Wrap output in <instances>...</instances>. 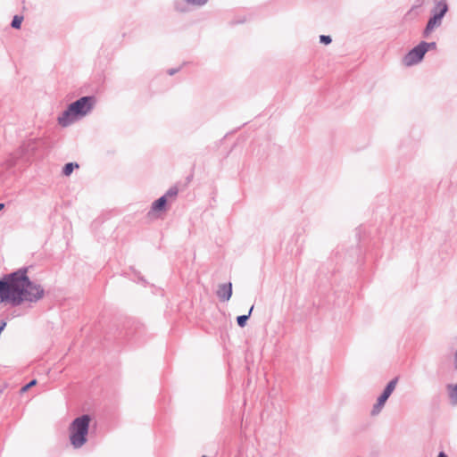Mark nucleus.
Returning <instances> with one entry per match:
<instances>
[{
    "label": "nucleus",
    "instance_id": "obj_1",
    "mask_svg": "<svg viewBox=\"0 0 457 457\" xmlns=\"http://www.w3.org/2000/svg\"><path fill=\"white\" fill-rule=\"evenodd\" d=\"M44 295L42 287L29 280L26 270H19L0 280V299L2 303L20 305L23 302H36Z\"/></svg>",
    "mask_w": 457,
    "mask_h": 457
},
{
    "label": "nucleus",
    "instance_id": "obj_2",
    "mask_svg": "<svg viewBox=\"0 0 457 457\" xmlns=\"http://www.w3.org/2000/svg\"><path fill=\"white\" fill-rule=\"evenodd\" d=\"M95 104V99L90 96H84L71 104L67 110L58 118V123L62 127H67L76 120L87 114Z\"/></svg>",
    "mask_w": 457,
    "mask_h": 457
},
{
    "label": "nucleus",
    "instance_id": "obj_3",
    "mask_svg": "<svg viewBox=\"0 0 457 457\" xmlns=\"http://www.w3.org/2000/svg\"><path fill=\"white\" fill-rule=\"evenodd\" d=\"M91 419L88 415H82L76 418L69 427V436L71 444L75 448H80L87 442L89 423Z\"/></svg>",
    "mask_w": 457,
    "mask_h": 457
},
{
    "label": "nucleus",
    "instance_id": "obj_4",
    "mask_svg": "<svg viewBox=\"0 0 457 457\" xmlns=\"http://www.w3.org/2000/svg\"><path fill=\"white\" fill-rule=\"evenodd\" d=\"M428 51L427 42H421L420 45L411 49L403 59L405 66H411L420 62L424 54Z\"/></svg>",
    "mask_w": 457,
    "mask_h": 457
},
{
    "label": "nucleus",
    "instance_id": "obj_5",
    "mask_svg": "<svg viewBox=\"0 0 457 457\" xmlns=\"http://www.w3.org/2000/svg\"><path fill=\"white\" fill-rule=\"evenodd\" d=\"M447 9L448 8L445 2L440 1L436 4L434 15L432 18H430L425 29L426 36L431 33L435 28L438 27L441 24V20L447 12Z\"/></svg>",
    "mask_w": 457,
    "mask_h": 457
},
{
    "label": "nucleus",
    "instance_id": "obj_6",
    "mask_svg": "<svg viewBox=\"0 0 457 457\" xmlns=\"http://www.w3.org/2000/svg\"><path fill=\"white\" fill-rule=\"evenodd\" d=\"M167 196H162L153 203L147 216L150 219L159 218L166 211Z\"/></svg>",
    "mask_w": 457,
    "mask_h": 457
},
{
    "label": "nucleus",
    "instance_id": "obj_7",
    "mask_svg": "<svg viewBox=\"0 0 457 457\" xmlns=\"http://www.w3.org/2000/svg\"><path fill=\"white\" fill-rule=\"evenodd\" d=\"M217 295L220 301H228L232 295L231 283L220 285L217 290Z\"/></svg>",
    "mask_w": 457,
    "mask_h": 457
},
{
    "label": "nucleus",
    "instance_id": "obj_8",
    "mask_svg": "<svg viewBox=\"0 0 457 457\" xmlns=\"http://www.w3.org/2000/svg\"><path fill=\"white\" fill-rule=\"evenodd\" d=\"M397 382H398V378H395L394 379H392L386 386V389L384 390L383 393H385L386 395H389L392 394V392L395 390L396 385H397Z\"/></svg>",
    "mask_w": 457,
    "mask_h": 457
},
{
    "label": "nucleus",
    "instance_id": "obj_9",
    "mask_svg": "<svg viewBox=\"0 0 457 457\" xmlns=\"http://www.w3.org/2000/svg\"><path fill=\"white\" fill-rule=\"evenodd\" d=\"M449 395L452 402L457 403V384L454 386H448Z\"/></svg>",
    "mask_w": 457,
    "mask_h": 457
},
{
    "label": "nucleus",
    "instance_id": "obj_10",
    "mask_svg": "<svg viewBox=\"0 0 457 457\" xmlns=\"http://www.w3.org/2000/svg\"><path fill=\"white\" fill-rule=\"evenodd\" d=\"M74 168H79V165L72 162L67 163L63 168V174L66 176L71 175Z\"/></svg>",
    "mask_w": 457,
    "mask_h": 457
},
{
    "label": "nucleus",
    "instance_id": "obj_11",
    "mask_svg": "<svg viewBox=\"0 0 457 457\" xmlns=\"http://www.w3.org/2000/svg\"><path fill=\"white\" fill-rule=\"evenodd\" d=\"M253 306L251 307L250 311H249V314L248 315H242V316H238L237 317V324L240 326V327H245V323H246V320H248L252 311H253Z\"/></svg>",
    "mask_w": 457,
    "mask_h": 457
},
{
    "label": "nucleus",
    "instance_id": "obj_12",
    "mask_svg": "<svg viewBox=\"0 0 457 457\" xmlns=\"http://www.w3.org/2000/svg\"><path fill=\"white\" fill-rule=\"evenodd\" d=\"M22 21H23V17L22 16L15 15L13 17L12 21V27L14 28V29H20Z\"/></svg>",
    "mask_w": 457,
    "mask_h": 457
},
{
    "label": "nucleus",
    "instance_id": "obj_13",
    "mask_svg": "<svg viewBox=\"0 0 457 457\" xmlns=\"http://www.w3.org/2000/svg\"><path fill=\"white\" fill-rule=\"evenodd\" d=\"M388 397H389V395L383 393L378 399V403H379V405H384L386 403V400L388 399Z\"/></svg>",
    "mask_w": 457,
    "mask_h": 457
},
{
    "label": "nucleus",
    "instance_id": "obj_14",
    "mask_svg": "<svg viewBox=\"0 0 457 457\" xmlns=\"http://www.w3.org/2000/svg\"><path fill=\"white\" fill-rule=\"evenodd\" d=\"M384 405H379V403L377 402V403L374 405L373 410L371 411L372 415H377Z\"/></svg>",
    "mask_w": 457,
    "mask_h": 457
},
{
    "label": "nucleus",
    "instance_id": "obj_15",
    "mask_svg": "<svg viewBox=\"0 0 457 457\" xmlns=\"http://www.w3.org/2000/svg\"><path fill=\"white\" fill-rule=\"evenodd\" d=\"M177 195V190H170L163 196H167V201L169 199H173Z\"/></svg>",
    "mask_w": 457,
    "mask_h": 457
},
{
    "label": "nucleus",
    "instance_id": "obj_16",
    "mask_svg": "<svg viewBox=\"0 0 457 457\" xmlns=\"http://www.w3.org/2000/svg\"><path fill=\"white\" fill-rule=\"evenodd\" d=\"M36 384H37V380L36 379L31 380L29 384H27L26 386H24L21 388V392L28 391L31 386H35Z\"/></svg>",
    "mask_w": 457,
    "mask_h": 457
},
{
    "label": "nucleus",
    "instance_id": "obj_17",
    "mask_svg": "<svg viewBox=\"0 0 457 457\" xmlns=\"http://www.w3.org/2000/svg\"><path fill=\"white\" fill-rule=\"evenodd\" d=\"M320 40L321 43L325 44V45H328L331 42V38L329 36H325V35H321L320 37Z\"/></svg>",
    "mask_w": 457,
    "mask_h": 457
},
{
    "label": "nucleus",
    "instance_id": "obj_18",
    "mask_svg": "<svg viewBox=\"0 0 457 457\" xmlns=\"http://www.w3.org/2000/svg\"><path fill=\"white\" fill-rule=\"evenodd\" d=\"M187 2L194 4H204L207 2V0H187Z\"/></svg>",
    "mask_w": 457,
    "mask_h": 457
},
{
    "label": "nucleus",
    "instance_id": "obj_19",
    "mask_svg": "<svg viewBox=\"0 0 457 457\" xmlns=\"http://www.w3.org/2000/svg\"><path fill=\"white\" fill-rule=\"evenodd\" d=\"M427 45H428V50L430 48H433V49L436 48V43H427Z\"/></svg>",
    "mask_w": 457,
    "mask_h": 457
},
{
    "label": "nucleus",
    "instance_id": "obj_20",
    "mask_svg": "<svg viewBox=\"0 0 457 457\" xmlns=\"http://www.w3.org/2000/svg\"><path fill=\"white\" fill-rule=\"evenodd\" d=\"M438 457H447L444 453H440Z\"/></svg>",
    "mask_w": 457,
    "mask_h": 457
},
{
    "label": "nucleus",
    "instance_id": "obj_21",
    "mask_svg": "<svg viewBox=\"0 0 457 457\" xmlns=\"http://www.w3.org/2000/svg\"><path fill=\"white\" fill-rule=\"evenodd\" d=\"M4 208V204H0V212Z\"/></svg>",
    "mask_w": 457,
    "mask_h": 457
},
{
    "label": "nucleus",
    "instance_id": "obj_22",
    "mask_svg": "<svg viewBox=\"0 0 457 457\" xmlns=\"http://www.w3.org/2000/svg\"><path fill=\"white\" fill-rule=\"evenodd\" d=\"M455 363H456V368H457V351H456V353H455Z\"/></svg>",
    "mask_w": 457,
    "mask_h": 457
},
{
    "label": "nucleus",
    "instance_id": "obj_23",
    "mask_svg": "<svg viewBox=\"0 0 457 457\" xmlns=\"http://www.w3.org/2000/svg\"><path fill=\"white\" fill-rule=\"evenodd\" d=\"M203 457H206V456H203Z\"/></svg>",
    "mask_w": 457,
    "mask_h": 457
}]
</instances>
